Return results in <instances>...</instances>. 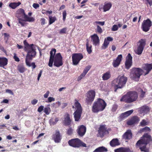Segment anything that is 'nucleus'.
Segmentation results:
<instances>
[{"mask_svg": "<svg viewBox=\"0 0 152 152\" xmlns=\"http://www.w3.org/2000/svg\"><path fill=\"white\" fill-rule=\"evenodd\" d=\"M56 50L53 48L50 52V58L49 60L48 66L52 67L53 62L54 65L58 67L62 66L63 64L62 57L60 53L56 54Z\"/></svg>", "mask_w": 152, "mask_h": 152, "instance_id": "f257e3e1", "label": "nucleus"}, {"mask_svg": "<svg viewBox=\"0 0 152 152\" xmlns=\"http://www.w3.org/2000/svg\"><path fill=\"white\" fill-rule=\"evenodd\" d=\"M23 43L25 45V50L26 51L27 49H28V53L26 58V64L30 66L28 60L31 59V57L35 56L36 53L35 49L37 46L33 44L29 45L26 40L23 41Z\"/></svg>", "mask_w": 152, "mask_h": 152, "instance_id": "f03ea898", "label": "nucleus"}, {"mask_svg": "<svg viewBox=\"0 0 152 152\" xmlns=\"http://www.w3.org/2000/svg\"><path fill=\"white\" fill-rule=\"evenodd\" d=\"M151 141V136L148 134H145L140 140L137 141L136 145L139 147L141 151L148 152L149 150L146 147V146L147 143Z\"/></svg>", "mask_w": 152, "mask_h": 152, "instance_id": "7ed1b4c3", "label": "nucleus"}, {"mask_svg": "<svg viewBox=\"0 0 152 152\" xmlns=\"http://www.w3.org/2000/svg\"><path fill=\"white\" fill-rule=\"evenodd\" d=\"M106 106V104L104 101L99 98L94 102L92 107V111L94 113L102 111L105 109Z\"/></svg>", "mask_w": 152, "mask_h": 152, "instance_id": "20e7f679", "label": "nucleus"}, {"mask_svg": "<svg viewBox=\"0 0 152 152\" xmlns=\"http://www.w3.org/2000/svg\"><path fill=\"white\" fill-rule=\"evenodd\" d=\"M137 98L138 94L136 92L130 91L123 96L120 100L121 102L130 103L136 101Z\"/></svg>", "mask_w": 152, "mask_h": 152, "instance_id": "39448f33", "label": "nucleus"}, {"mask_svg": "<svg viewBox=\"0 0 152 152\" xmlns=\"http://www.w3.org/2000/svg\"><path fill=\"white\" fill-rule=\"evenodd\" d=\"M74 105L72 106L73 109H75L76 111L74 113V117L76 121H78L81 117L82 112V107L78 101L75 99L74 101Z\"/></svg>", "mask_w": 152, "mask_h": 152, "instance_id": "423d86ee", "label": "nucleus"}, {"mask_svg": "<svg viewBox=\"0 0 152 152\" xmlns=\"http://www.w3.org/2000/svg\"><path fill=\"white\" fill-rule=\"evenodd\" d=\"M127 80L126 77L124 76H119L117 78L113 80L112 86L115 88H121L125 85Z\"/></svg>", "mask_w": 152, "mask_h": 152, "instance_id": "0eeeda50", "label": "nucleus"}, {"mask_svg": "<svg viewBox=\"0 0 152 152\" xmlns=\"http://www.w3.org/2000/svg\"><path fill=\"white\" fill-rule=\"evenodd\" d=\"M144 71L141 69L138 68H134L131 70L130 74V77L136 81L139 80L140 76L142 75Z\"/></svg>", "mask_w": 152, "mask_h": 152, "instance_id": "6e6552de", "label": "nucleus"}, {"mask_svg": "<svg viewBox=\"0 0 152 152\" xmlns=\"http://www.w3.org/2000/svg\"><path fill=\"white\" fill-rule=\"evenodd\" d=\"M69 145L73 147L79 148L81 146L86 147V145L77 138L72 139L68 141Z\"/></svg>", "mask_w": 152, "mask_h": 152, "instance_id": "1a4fd4ad", "label": "nucleus"}, {"mask_svg": "<svg viewBox=\"0 0 152 152\" xmlns=\"http://www.w3.org/2000/svg\"><path fill=\"white\" fill-rule=\"evenodd\" d=\"M145 45V40L141 39L138 42L137 48L134 50L136 53L138 55L141 54L142 53Z\"/></svg>", "mask_w": 152, "mask_h": 152, "instance_id": "9d476101", "label": "nucleus"}, {"mask_svg": "<svg viewBox=\"0 0 152 152\" xmlns=\"http://www.w3.org/2000/svg\"><path fill=\"white\" fill-rule=\"evenodd\" d=\"M83 58V56L81 53L73 54L72 56L73 64L74 65H77Z\"/></svg>", "mask_w": 152, "mask_h": 152, "instance_id": "9b49d317", "label": "nucleus"}, {"mask_svg": "<svg viewBox=\"0 0 152 152\" xmlns=\"http://www.w3.org/2000/svg\"><path fill=\"white\" fill-rule=\"evenodd\" d=\"M152 26V22L149 19L143 20L141 28L145 32H147Z\"/></svg>", "mask_w": 152, "mask_h": 152, "instance_id": "f8f14e48", "label": "nucleus"}, {"mask_svg": "<svg viewBox=\"0 0 152 152\" xmlns=\"http://www.w3.org/2000/svg\"><path fill=\"white\" fill-rule=\"evenodd\" d=\"M95 96V91L93 90L89 91L87 94L86 102L88 104H91L94 99Z\"/></svg>", "mask_w": 152, "mask_h": 152, "instance_id": "ddd939ff", "label": "nucleus"}, {"mask_svg": "<svg viewBox=\"0 0 152 152\" xmlns=\"http://www.w3.org/2000/svg\"><path fill=\"white\" fill-rule=\"evenodd\" d=\"M132 57L130 53H129L126 57L125 62V66L126 69H128L131 67L132 64Z\"/></svg>", "mask_w": 152, "mask_h": 152, "instance_id": "4468645a", "label": "nucleus"}, {"mask_svg": "<svg viewBox=\"0 0 152 152\" xmlns=\"http://www.w3.org/2000/svg\"><path fill=\"white\" fill-rule=\"evenodd\" d=\"M122 56L120 54L116 58L113 60L112 65L114 67H117L120 64L121 62L122 59Z\"/></svg>", "mask_w": 152, "mask_h": 152, "instance_id": "2eb2a0df", "label": "nucleus"}, {"mask_svg": "<svg viewBox=\"0 0 152 152\" xmlns=\"http://www.w3.org/2000/svg\"><path fill=\"white\" fill-rule=\"evenodd\" d=\"M91 41L93 44L95 46L98 45L99 44V37L96 34H94L91 36Z\"/></svg>", "mask_w": 152, "mask_h": 152, "instance_id": "dca6fc26", "label": "nucleus"}, {"mask_svg": "<svg viewBox=\"0 0 152 152\" xmlns=\"http://www.w3.org/2000/svg\"><path fill=\"white\" fill-rule=\"evenodd\" d=\"M105 125L100 126L99 130V133L101 137H103L105 134H108V131Z\"/></svg>", "mask_w": 152, "mask_h": 152, "instance_id": "f3484780", "label": "nucleus"}, {"mask_svg": "<svg viewBox=\"0 0 152 152\" xmlns=\"http://www.w3.org/2000/svg\"><path fill=\"white\" fill-rule=\"evenodd\" d=\"M86 131V128L83 125H81L78 127L77 132L80 136H83L85 134Z\"/></svg>", "mask_w": 152, "mask_h": 152, "instance_id": "a211bd4d", "label": "nucleus"}, {"mask_svg": "<svg viewBox=\"0 0 152 152\" xmlns=\"http://www.w3.org/2000/svg\"><path fill=\"white\" fill-rule=\"evenodd\" d=\"M138 110L140 113L145 114L149 111L150 109L148 106L145 105L139 108Z\"/></svg>", "mask_w": 152, "mask_h": 152, "instance_id": "6ab92c4d", "label": "nucleus"}, {"mask_svg": "<svg viewBox=\"0 0 152 152\" xmlns=\"http://www.w3.org/2000/svg\"><path fill=\"white\" fill-rule=\"evenodd\" d=\"M132 137V134L131 130H127L122 135V138L125 140H129Z\"/></svg>", "mask_w": 152, "mask_h": 152, "instance_id": "aec40b11", "label": "nucleus"}, {"mask_svg": "<svg viewBox=\"0 0 152 152\" xmlns=\"http://www.w3.org/2000/svg\"><path fill=\"white\" fill-rule=\"evenodd\" d=\"M52 138L56 142H60L61 138L59 132H56L55 134L53 135Z\"/></svg>", "mask_w": 152, "mask_h": 152, "instance_id": "412c9836", "label": "nucleus"}, {"mask_svg": "<svg viewBox=\"0 0 152 152\" xmlns=\"http://www.w3.org/2000/svg\"><path fill=\"white\" fill-rule=\"evenodd\" d=\"M113 38L112 37H108L104 39V42L102 46V49H106L108 46L110 41H112Z\"/></svg>", "mask_w": 152, "mask_h": 152, "instance_id": "4be33fe9", "label": "nucleus"}, {"mask_svg": "<svg viewBox=\"0 0 152 152\" xmlns=\"http://www.w3.org/2000/svg\"><path fill=\"white\" fill-rule=\"evenodd\" d=\"M71 120L70 119L69 115L66 113L65 115L64 120L63 123L66 125H68L70 124Z\"/></svg>", "mask_w": 152, "mask_h": 152, "instance_id": "5701e85b", "label": "nucleus"}, {"mask_svg": "<svg viewBox=\"0 0 152 152\" xmlns=\"http://www.w3.org/2000/svg\"><path fill=\"white\" fill-rule=\"evenodd\" d=\"M143 69L146 71L145 75L148 74L152 69V65L150 64H145L143 65Z\"/></svg>", "mask_w": 152, "mask_h": 152, "instance_id": "b1692460", "label": "nucleus"}, {"mask_svg": "<svg viewBox=\"0 0 152 152\" xmlns=\"http://www.w3.org/2000/svg\"><path fill=\"white\" fill-rule=\"evenodd\" d=\"M25 15H26L25 14L24 10L23 9H20L17 11L16 14V16L17 17L18 16H19V18H24Z\"/></svg>", "mask_w": 152, "mask_h": 152, "instance_id": "393cba45", "label": "nucleus"}, {"mask_svg": "<svg viewBox=\"0 0 152 152\" xmlns=\"http://www.w3.org/2000/svg\"><path fill=\"white\" fill-rule=\"evenodd\" d=\"M115 152H132L133 151H131L128 148H120L115 149Z\"/></svg>", "mask_w": 152, "mask_h": 152, "instance_id": "a878e982", "label": "nucleus"}, {"mask_svg": "<svg viewBox=\"0 0 152 152\" xmlns=\"http://www.w3.org/2000/svg\"><path fill=\"white\" fill-rule=\"evenodd\" d=\"M139 121L138 118L137 116H134L131 120L128 121L127 124L128 125H132Z\"/></svg>", "mask_w": 152, "mask_h": 152, "instance_id": "bb28decb", "label": "nucleus"}, {"mask_svg": "<svg viewBox=\"0 0 152 152\" xmlns=\"http://www.w3.org/2000/svg\"><path fill=\"white\" fill-rule=\"evenodd\" d=\"M110 145L112 147L118 145L120 144L119 140L117 138H115L110 141Z\"/></svg>", "mask_w": 152, "mask_h": 152, "instance_id": "cd10ccee", "label": "nucleus"}, {"mask_svg": "<svg viewBox=\"0 0 152 152\" xmlns=\"http://www.w3.org/2000/svg\"><path fill=\"white\" fill-rule=\"evenodd\" d=\"M8 60L5 58H0V66L4 67L7 64Z\"/></svg>", "mask_w": 152, "mask_h": 152, "instance_id": "c85d7f7f", "label": "nucleus"}, {"mask_svg": "<svg viewBox=\"0 0 152 152\" xmlns=\"http://www.w3.org/2000/svg\"><path fill=\"white\" fill-rule=\"evenodd\" d=\"M133 112V110L127 111L122 113L120 115V117L122 118L127 117L132 114Z\"/></svg>", "mask_w": 152, "mask_h": 152, "instance_id": "c756f323", "label": "nucleus"}, {"mask_svg": "<svg viewBox=\"0 0 152 152\" xmlns=\"http://www.w3.org/2000/svg\"><path fill=\"white\" fill-rule=\"evenodd\" d=\"M111 4L109 3L105 2L103 6V10L104 12H106L109 10L112 7Z\"/></svg>", "mask_w": 152, "mask_h": 152, "instance_id": "7c9ffc66", "label": "nucleus"}, {"mask_svg": "<svg viewBox=\"0 0 152 152\" xmlns=\"http://www.w3.org/2000/svg\"><path fill=\"white\" fill-rule=\"evenodd\" d=\"M111 76L110 72L107 71L103 74L102 78L103 80H107Z\"/></svg>", "mask_w": 152, "mask_h": 152, "instance_id": "2f4dec72", "label": "nucleus"}, {"mask_svg": "<svg viewBox=\"0 0 152 152\" xmlns=\"http://www.w3.org/2000/svg\"><path fill=\"white\" fill-rule=\"evenodd\" d=\"M21 4L20 2H12L9 4V6L12 9H15Z\"/></svg>", "mask_w": 152, "mask_h": 152, "instance_id": "473e14b6", "label": "nucleus"}, {"mask_svg": "<svg viewBox=\"0 0 152 152\" xmlns=\"http://www.w3.org/2000/svg\"><path fill=\"white\" fill-rule=\"evenodd\" d=\"M86 46L88 53L89 54L91 53L92 51L91 50L92 46L91 45L89 44V41L88 39L87 40Z\"/></svg>", "mask_w": 152, "mask_h": 152, "instance_id": "72a5a7b5", "label": "nucleus"}, {"mask_svg": "<svg viewBox=\"0 0 152 152\" xmlns=\"http://www.w3.org/2000/svg\"><path fill=\"white\" fill-rule=\"evenodd\" d=\"M107 151V149L105 147L102 146L96 149L93 152H104Z\"/></svg>", "mask_w": 152, "mask_h": 152, "instance_id": "f704fd0d", "label": "nucleus"}, {"mask_svg": "<svg viewBox=\"0 0 152 152\" xmlns=\"http://www.w3.org/2000/svg\"><path fill=\"white\" fill-rule=\"evenodd\" d=\"M35 19L33 17H29L27 15H25V17L23 18V21H28L29 22H33L34 21Z\"/></svg>", "mask_w": 152, "mask_h": 152, "instance_id": "c9c22d12", "label": "nucleus"}, {"mask_svg": "<svg viewBox=\"0 0 152 152\" xmlns=\"http://www.w3.org/2000/svg\"><path fill=\"white\" fill-rule=\"evenodd\" d=\"M18 69L19 71L21 73H23L26 70V69L24 67L23 65H19L18 66Z\"/></svg>", "mask_w": 152, "mask_h": 152, "instance_id": "e433bc0d", "label": "nucleus"}, {"mask_svg": "<svg viewBox=\"0 0 152 152\" xmlns=\"http://www.w3.org/2000/svg\"><path fill=\"white\" fill-rule=\"evenodd\" d=\"M58 118H55V119L52 118L50 120L49 122L50 125H54L58 121Z\"/></svg>", "mask_w": 152, "mask_h": 152, "instance_id": "4c0bfd02", "label": "nucleus"}, {"mask_svg": "<svg viewBox=\"0 0 152 152\" xmlns=\"http://www.w3.org/2000/svg\"><path fill=\"white\" fill-rule=\"evenodd\" d=\"M49 24L50 25L55 22L56 20V18L54 17H52L51 16H49Z\"/></svg>", "mask_w": 152, "mask_h": 152, "instance_id": "58836bf2", "label": "nucleus"}, {"mask_svg": "<svg viewBox=\"0 0 152 152\" xmlns=\"http://www.w3.org/2000/svg\"><path fill=\"white\" fill-rule=\"evenodd\" d=\"M50 111L51 109L49 107H45L44 108V112L47 115H49Z\"/></svg>", "mask_w": 152, "mask_h": 152, "instance_id": "ea45409f", "label": "nucleus"}, {"mask_svg": "<svg viewBox=\"0 0 152 152\" xmlns=\"http://www.w3.org/2000/svg\"><path fill=\"white\" fill-rule=\"evenodd\" d=\"M19 16H17V18L18 19L19 23L22 26H24L25 24V23L24 22V21H23V19L21 18H19Z\"/></svg>", "mask_w": 152, "mask_h": 152, "instance_id": "a19ab883", "label": "nucleus"}, {"mask_svg": "<svg viewBox=\"0 0 152 152\" xmlns=\"http://www.w3.org/2000/svg\"><path fill=\"white\" fill-rule=\"evenodd\" d=\"M91 67V66L90 65H88L86 66L83 70V72L86 74L88 72V71L90 69Z\"/></svg>", "mask_w": 152, "mask_h": 152, "instance_id": "79ce46f5", "label": "nucleus"}, {"mask_svg": "<svg viewBox=\"0 0 152 152\" xmlns=\"http://www.w3.org/2000/svg\"><path fill=\"white\" fill-rule=\"evenodd\" d=\"M140 131L141 132H150L151 131V129L149 127L146 126L142 129Z\"/></svg>", "mask_w": 152, "mask_h": 152, "instance_id": "37998d69", "label": "nucleus"}, {"mask_svg": "<svg viewBox=\"0 0 152 152\" xmlns=\"http://www.w3.org/2000/svg\"><path fill=\"white\" fill-rule=\"evenodd\" d=\"M55 100V98L53 97H49L48 99L47 100H46L45 102L47 103L51 102L52 101H54Z\"/></svg>", "mask_w": 152, "mask_h": 152, "instance_id": "c03bdc74", "label": "nucleus"}, {"mask_svg": "<svg viewBox=\"0 0 152 152\" xmlns=\"http://www.w3.org/2000/svg\"><path fill=\"white\" fill-rule=\"evenodd\" d=\"M102 28L99 25H97V26L96 32L99 34H101L102 33Z\"/></svg>", "mask_w": 152, "mask_h": 152, "instance_id": "a18cd8bd", "label": "nucleus"}, {"mask_svg": "<svg viewBox=\"0 0 152 152\" xmlns=\"http://www.w3.org/2000/svg\"><path fill=\"white\" fill-rule=\"evenodd\" d=\"M32 57H31V59H29L28 60L29 61V64H30V66H29L28 65L26 64V65L28 66L29 67H30L31 66H32V68L33 69H35L36 67V66L35 65V63L34 62H32L31 64H30V62H29V61L30 60H31L32 59Z\"/></svg>", "mask_w": 152, "mask_h": 152, "instance_id": "49530a36", "label": "nucleus"}, {"mask_svg": "<svg viewBox=\"0 0 152 152\" xmlns=\"http://www.w3.org/2000/svg\"><path fill=\"white\" fill-rule=\"evenodd\" d=\"M140 125L142 126H144L145 125H147L148 124L147 122L145 120H143L140 123Z\"/></svg>", "mask_w": 152, "mask_h": 152, "instance_id": "de8ad7c7", "label": "nucleus"}, {"mask_svg": "<svg viewBox=\"0 0 152 152\" xmlns=\"http://www.w3.org/2000/svg\"><path fill=\"white\" fill-rule=\"evenodd\" d=\"M118 27L116 25H114L111 28V30L113 31H115L118 30Z\"/></svg>", "mask_w": 152, "mask_h": 152, "instance_id": "09e8293b", "label": "nucleus"}, {"mask_svg": "<svg viewBox=\"0 0 152 152\" xmlns=\"http://www.w3.org/2000/svg\"><path fill=\"white\" fill-rule=\"evenodd\" d=\"M67 30V28H64L60 30L59 33L60 34L65 33Z\"/></svg>", "mask_w": 152, "mask_h": 152, "instance_id": "8fccbe9b", "label": "nucleus"}, {"mask_svg": "<svg viewBox=\"0 0 152 152\" xmlns=\"http://www.w3.org/2000/svg\"><path fill=\"white\" fill-rule=\"evenodd\" d=\"M44 106L43 105L40 106L37 109V111L39 113L41 112L44 109Z\"/></svg>", "mask_w": 152, "mask_h": 152, "instance_id": "3c124183", "label": "nucleus"}, {"mask_svg": "<svg viewBox=\"0 0 152 152\" xmlns=\"http://www.w3.org/2000/svg\"><path fill=\"white\" fill-rule=\"evenodd\" d=\"M118 106L116 104H114L113 105L112 108V110L113 112L115 111L118 108Z\"/></svg>", "mask_w": 152, "mask_h": 152, "instance_id": "603ef678", "label": "nucleus"}, {"mask_svg": "<svg viewBox=\"0 0 152 152\" xmlns=\"http://www.w3.org/2000/svg\"><path fill=\"white\" fill-rule=\"evenodd\" d=\"M66 15V11L64 10L63 12V20H64V21H65V20Z\"/></svg>", "mask_w": 152, "mask_h": 152, "instance_id": "864d4df0", "label": "nucleus"}, {"mask_svg": "<svg viewBox=\"0 0 152 152\" xmlns=\"http://www.w3.org/2000/svg\"><path fill=\"white\" fill-rule=\"evenodd\" d=\"M14 55L13 58L15 59V61L17 62L19 61H20V60L19 58L16 56V54L15 53H14Z\"/></svg>", "mask_w": 152, "mask_h": 152, "instance_id": "5fc2aeb1", "label": "nucleus"}, {"mask_svg": "<svg viewBox=\"0 0 152 152\" xmlns=\"http://www.w3.org/2000/svg\"><path fill=\"white\" fill-rule=\"evenodd\" d=\"M95 23L96 24H99L102 26L104 25V22H101V21H96L95 22Z\"/></svg>", "mask_w": 152, "mask_h": 152, "instance_id": "6e6d98bb", "label": "nucleus"}, {"mask_svg": "<svg viewBox=\"0 0 152 152\" xmlns=\"http://www.w3.org/2000/svg\"><path fill=\"white\" fill-rule=\"evenodd\" d=\"M50 94V91H46V93L44 94L43 96L44 98H47L48 97Z\"/></svg>", "mask_w": 152, "mask_h": 152, "instance_id": "4d7b16f0", "label": "nucleus"}, {"mask_svg": "<svg viewBox=\"0 0 152 152\" xmlns=\"http://www.w3.org/2000/svg\"><path fill=\"white\" fill-rule=\"evenodd\" d=\"M38 100L36 99H34L33 100H32L31 101V103L33 105H35L36 104L37 102H38Z\"/></svg>", "mask_w": 152, "mask_h": 152, "instance_id": "13d9d810", "label": "nucleus"}, {"mask_svg": "<svg viewBox=\"0 0 152 152\" xmlns=\"http://www.w3.org/2000/svg\"><path fill=\"white\" fill-rule=\"evenodd\" d=\"M33 7L35 9H37L39 7V5L37 3H34L33 4Z\"/></svg>", "mask_w": 152, "mask_h": 152, "instance_id": "bf43d9fd", "label": "nucleus"}, {"mask_svg": "<svg viewBox=\"0 0 152 152\" xmlns=\"http://www.w3.org/2000/svg\"><path fill=\"white\" fill-rule=\"evenodd\" d=\"M6 92L7 93H8L12 95H13L14 93L10 89H7L6 90Z\"/></svg>", "mask_w": 152, "mask_h": 152, "instance_id": "052dcab7", "label": "nucleus"}, {"mask_svg": "<svg viewBox=\"0 0 152 152\" xmlns=\"http://www.w3.org/2000/svg\"><path fill=\"white\" fill-rule=\"evenodd\" d=\"M140 91H141V95H140V96L141 97L143 98L144 97V95H145V92L143 91L142 90V89H141Z\"/></svg>", "mask_w": 152, "mask_h": 152, "instance_id": "680f3d73", "label": "nucleus"}, {"mask_svg": "<svg viewBox=\"0 0 152 152\" xmlns=\"http://www.w3.org/2000/svg\"><path fill=\"white\" fill-rule=\"evenodd\" d=\"M41 25H43L45 24V19L44 18H42L41 19Z\"/></svg>", "mask_w": 152, "mask_h": 152, "instance_id": "e2e57ef3", "label": "nucleus"}, {"mask_svg": "<svg viewBox=\"0 0 152 152\" xmlns=\"http://www.w3.org/2000/svg\"><path fill=\"white\" fill-rule=\"evenodd\" d=\"M42 70H41L39 73V74L37 77V80L39 81V80L40 77H41L42 73Z\"/></svg>", "mask_w": 152, "mask_h": 152, "instance_id": "0e129e2a", "label": "nucleus"}, {"mask_svg": "<svg viewBox=\"0 0 152 152\" xmlns=\"http://www.w3.org/2000/svg\"><path fill=\"white\" fill-rule=\"evenodd\" d=\"M72 129L71 128H70L68 130L67 133L68 134L70 135L72 134Z\"/></svg>", "mask_w": 152, "mask_h": 152, "instance_id": "69168bd1", "label": "nucleus"}, {"mask_svg": "<svg viewBox=\"0 0 152 152\" xmlns=\"http://www.w3.org/2000/svg\"><path fill=\"white\" fill-rule=\"evenodd\" d=\"M55 104H56L58 106H60L61 104V103L60 102L58 101L56 102V103H53L52 104V105H53V106H54Z\"/></svg>", "mask_w": 152, "mask_h": 152, "instance_id": "338daca9", "label": "nucleus"}, {"mask_svg": "<svg viewBox=\"0 0 152 152\" xmlns=\"http://www.w3.org/2000/svg\"><path fill=\"white\" fill-rule=\"evenodd\" d=\"M67 105V104L66 103H63L62 104V106H61V108H64L65 107H66Z\"/></svg>", "mask_w": 152, "mask_h": 152, "instance_id": "774afa93", "label": "nucleus"}]
</instances>
